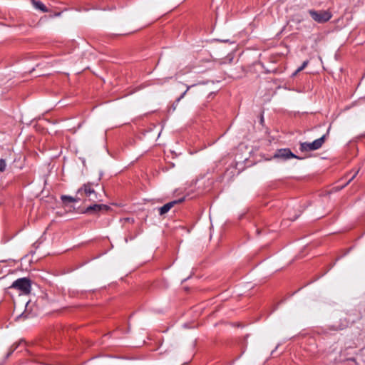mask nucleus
Instances as JSON below:
<instances>
[{
	"instance_id": "1",
	"label": "nucleus",
	"mask_w": 365,
	"mask_h": 365,
	"mask_svg": "<svg viewBox=\"0 0 365 365\" xmlns=\"http://www.w3.org/2000/svg\"><path fill=\"white\" fill-rule=\"evenodd\" d=\"M81 192L90 201L103 202L106 197L103 187L98 183L87 182L78 190V193Z\"/></svg>"
},
{
	"instance_id": "2",
	"label": "nucleus",
	"mask_w": 365,
	"mask_h": 365,
	"mask_svg": "<svg viewBox=\"0 0 365 365\" xmlns=\"http://www.w3.org/2000/svg\"><path fill=\"white\" fill-rule=\"evenodd\" d=\"M10 288L15 289L23 294L29 295L31 291V280L28 277L19 278L12 283Z\"/></svg>"
},
{
	"instance_id": "3",
	"label": "nucleus",
	"mask_w": 365,
	"mask_h": 365,
	"mask_svg": "<svg viewBox=\"0 0 365 365\" xmlns=\"http://www.w3.org/2000/svg\"><path fill=\"white\" fill-rule=\"evenodd\" d=\"M309 14L312 17V19L319 23L323 24L327 21H328L332 16L331 13L327 10V11H315V10H310L309 11Z\"/></svg>"
},
{
	"instance_id": "4",
	"label": "nucleus",
	"mask_w": 365,
	"mask_h": 365,
	"mask_svg": "<svg viewBox=\"0 0 365 365\" xmlns=\"http://www.w3.org/2000/svg\"><path fill=\"white\" fill-rule=\"evenodd\" d=\"M325 141V135H323L319 139L315 140L312 143H302L300 144V150L304 151H310L315 150L322 147L323 143Z\"/></svg>"
},
{
	"instance_id": "5",
	"label": "nucleus",
	"mask_w": 365,
	"mask_h": 365,
	"mask_svg": "<svg viewBox=\"0 0 365 365\" xmlns=\"http://www.w3.org/2000/svg\"><path fill=\"white\" fill-rule=\"evenodd\" d=\"M110 210V207L106 205L94 204L86 207L83 212L98 214L101 212H108Z\"/></svg>"
},
{
	"instance_id": "6",
	"label": "nucleus",
	"mask_w": 365,
	"mask_h": 365,
	"mask_svg": "<svg viewBox=\"0 0 365 365\" xmlns=\"http://www.w3.org/2000/svg\"><path fill=\"white\" fill-rule=\"evenodd\" d=\"M274 158H279L282 160H287L289 158L302 159L292 153L289 149L284 148L278 150L273 156Z\"/></svg>"
},
{
	"instance_id": "7",
	"label": "nucleus",
	"mask_w": 365,
	"mask_h": 365,
	"mask_svg": "<svg viewBox=\"0 0 365 365\" xmlns=\"http://www.w3.org/2000/svg\"><path fill=\"white\" fill-rule=\"evenodd\" d=\"M91 129L90 128H86L80 135L79 136V142L81 145L84 146L90 145L91 143Z\"/></svg>"
},
{
	"instance_id": "8",
	"label": "nucleus",
	"mask_w": 365,
	"mask_h": 365,
	"mask_svg": "<svg viewBox=\"0 0 365 365\" xmlns=\"http://www.w3.org/2000/svg\"><path fill=\"white\" fill-rule=\"evenodd\" d=\"M185 200L184 197H182L178 200H174L166 203L163 207L159 209L160 215H163L167 213L172 207H173L175 205L180 204Z\"/></svg>"
},
{
	"instance_id": "9",
	"label": "nucleus",
	"mask_w": 365,
	"mask_h": 365,
	"mask_svg": "<svg viewBox=\"0 0 365 365\" xmlns=\"http://www.w3.org/2000/svg\"><path fill=\"white\" fill-rule=\"evenodd\" d=\"M61 199L65 205L70 202H76L80 200V198L78 197H72L68 195H61Z\"/></svg>"
},
{
	"instance_id": "10",
	"label": "nucleus",
	"mask_w": 365,
	"mask_h": 365,
	"mask_svg": "<svg viewBox=\"0 0 365 365\" xmlns=\"http://www.w3.org/2000/svg\"><path fill=\"white\" fill-rule=\"evenodd\" d=\"M197 92L201 95H205L210 91L205 84H200L196 88Z\"/></svg>"
},
{
	"instance_id": "11",
	"label": "nucleus",
	"mask_w": 365,
	"mask_h": 365,
	"mask_svg": "<svg viewBox=\"0 0 365 365\" xmlns=\"http://www.w3.org/2000/svg\"><path fill=\"white\" fill-rule=\"evenodd\" d=\"M34 8L39 9L43 12L48 11L46 6L43 4L42 1H32Z\"/></svg>"
},
{
	"instance_id": "12",
	"label": "nucleus",
	"mask_w": 365,
	"mask_h": 365,
	"mask_svg": "<svg viewBox=\"0 0 365 365\" xmlns=\"http://www.w3.org/2000/svg\"><path fill=\"white\" fill-rule=\"evenodd\" d=\"M309 63V61H305L302 65L295 71V73H294V76L297 75L299 72H300L301 71H302Z\"/></svg>"
},
{
	"instance_id": "13",
	"label": "nucleus",
	"mask_w": 365,
	"mask_h": 365,
	"mask_svg": "<svg viewBox=\"0 0 365 365\" xmlns=\"http://www.w3.org/2000/svg\"><path fill=\"white\" fill-rule=\"evenodd\" d=\"M6 161L4 159H0V171L4 172L6 169Z\"/></svg>"
},
{
	"instance_id": "14",
	"label": "nucleus",
	"mask_w": 365,
	"mask_h": 365,
	"mask_svg": "<svg viewBox=\"0 0 365 365\" xmlns=\"http://www.w3.org/2000/svg\"><path fill=\"white\" fill-rule=\"evenodd\" d=\"M120 222H123V224L125 222L133 223L134 220L133 218L125 217V218L121 219Z\"/></svg>"
},
{
	"instance_id": "15",
	"label": "nucleus",
	"mask_w": 365,
	"mask_h": 365,
	"mask_svg": "<svg viewBox=\"0 0 365 365\" xmlns=\"http://www.w3.org/2000/svg\"><path fill=\"white\" fill-rule=\"evenodd\" d=\"M346 361H351V362H354L356 365H358V363L355 358L347 359Z\"/></svg>"
},
{
	"instance_id": "16",
	"label": "nucleus",
	"mask_w": 365,
	"mask_h": 365,
	"mask_svg": "<svg viewBox=\"0 0 365 365\" xmlns=\"http://www.w3.org/2000/svg\"><path fill=\"white\" fill-rule=\"evenodd\" d=\"M358 173H359V170H357L356 172V173L354 175H352V178L347 182V183L346 185H348L351 180H353V179L356 176Z\"/></svg>"
},
{
	"instance_id": "17",
	"label": "nucleus",
	"mask_w": 365,
	"mask_h": 365,
	"mask_svg": "<svg viewBox=\"0 0 365 365\" xmlns=\"http://www.w3.org/2000/svg\"><path fill=\"white\" fill-rule=\"evenodd\" d=\"M164 10L165 11H171L172 9L170 7H165V8H164Z\"/></svg>"
},
{
	"instance_id": "18",
	"label": "nucleus",
	"mask_w": 365,
	"mask_h": 365,
	"mask_svg": "<svg viewBox=\"0 0 365 365\" xmlns=\"http://www.w3.org/2000/svg\"><path fill=\"white\" fill-rule=\"evenodd\" d=\"M21 316V314L18 313V314H16V319H18V318H19V317H20Z\"/></svg>"
},
{
	"instance_id": "19",
	"label": "nucleus",
	"mask_w": 365,
	"mask_h": 365,
	"mask_svg": "<svg viewBox=\"0 0 365 365\" xmlns=\"http://www.w3.org/2000/svg\"><path fill=\"white\" fill-rule=\"evenodd\" d=\"M190 276H191V273H190V274L187 277V278H190Z\"/></svg>"
}]
</instances>
